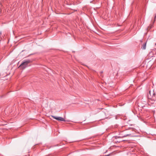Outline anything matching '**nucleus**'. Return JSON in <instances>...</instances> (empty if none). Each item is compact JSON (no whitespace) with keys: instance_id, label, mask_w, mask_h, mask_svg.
<instances>
[{"instance_id":"obj_2","label":"nucleus","mask_w":156,"mask_h":156,"mask_svg":"<svg viewBox=\"0 0 156 156\" xmlns=\"http://www.w3.org/2000/svg\"><path fill=\"white\" fill-rule=\"evenodd\" d=\"M149 93L151 97V98H149L154 101H156V90L154 89L152 90H150Z\"/></svg>"},{"instance_id":"obj_7","label":"nucleus","mask_w":156,"mask_h":156,"mask_svg":"<svg viewBox=\"0 0 156 156\" xmlns=\"http://www.w3.org/2000/svg\"><path fill=\"white\" fill-rule=\"evenodd\" d=\"M144 106V105L141 106L142 107H143Z\"/></svg>"},{"instance_id":"obj_5","label":"nucleus","mask_w":156,"mask_h":156,"mask_svg":"<svg viewBox=\"0 0 156 156\" xmlns=\"http://www.w3.org/2000/svg\"><path fill=\"white\" fill-rule=\"evenodd\" d=\"M146 43H147V42H146L143 44V45H142V46L141 47V48L142 49L144 50V49H146Z\"/></svg>"},{"instance_id":"obj_6","label":"nucleus","mask_w":156,"mask_h":156,"mask_svg":"<svg viewBox=\"0 0 156 156\" xmlns=\"http://www.w3.org/2000/svg\"><path fill=\"white\" fill-rule=\"evenodd\" d=\"M156 17V14L155 15V17H154V18H155Z\"/></svg>"},{"instance_id":"obj_3","label":"nucleus","mask_w":156,"mask_h":156,"mask_svg":"<svg viewBox=\"0 0 156 156\" xmlns=\"http://www.w3.org/2000/svg\"><path fill=\"white\" fill-rule=\"evenodd\" d=\"M31 61L30 60H27L24 61L20 65L19 67H21L22 69H24L27 66L28 64L30 63Z\"/></svg>"},{"instance_id":"obj_8","label":"nucleus","mask_w":156,"mask_h":156,"mask_svg":"<svg viewBox=\"0 0 156 156\" xmlns=\"http://www.w3.org/2000/svg\"><path fill=\"white\" fill-rule=\"evenodd\" d=\"M1 34V32H0V35Z\"/></svg>"},{"instance_id":"obj_4","label":"nucleus","mask_w":156,"mask_h":156,"mask_svg":"<svg viewBox=\"0 0 156 156\" xmlns=\"http://www.w3.org/2000/svg\"><path fill=\"white\" fill-rule=\"evenodd\" d=\"M52 117L54 119L59 121L65 122V120L63 118L60 117H56L54 116H52Z\"/></svg>"},{"instance_id":"obj_1","label":"nucleus","mask_w":156,"mask_h":156,"mask_svg":"<svg viewBox=\"0 0 156 156\" xmlns=\"http://www.w3.org/2000/svg\"><path fill=\"white\" fill-rule=\"evenodd\" d=\"M133 128L130 127L124 131H122L119 134L120 136H118V138H122L126 137L131 135V134H133Z\"/></svg>"}]
</instances>
